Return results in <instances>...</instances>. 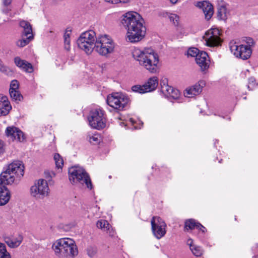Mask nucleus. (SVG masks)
<instances>
[{
	"instance_id": "1",
	"label": "nucleus",
	"mask_w": 258,
	"mask_h": 258,
	"mask_svg": "<svg viewBox=\"0 0 258 258\" xmlns=\"http://www.w3.org/2000/svg\"><path fill=\"white\" fill-rule=\"evenodd\" d=\"M120 22L126 30V40L133 43L141 41L145 36L146 27L144 20L138 13L128 11L121 17Z\"/></svg>"
},
{
	"instance_id": "2",
	"label": "nucleus",
	"mask_w": 258,
	"mask_h": 258,
	"mask_svg": "<svg viewBox=\"0 0 258 258\" xmlns=\"http://www.w3.org/2000/svg\"><path fill=\"white\" fill-rule=\"evenodd\" d=\"M134 59L138 62L139 66L151 73H156L159 69V56L151 48L143 49L135 48L132 52Z\"/></svg>"
},
{
	"instance_id": "3",
	"label": "nucleus",
	"mask_w": 258,
	"mask_h": 258,
	"mask_svg": "<svg viewBox=\"0 0 258 258\" xmlns=\"http://www.w3.org/2000/svg\"><path fill=\"white\" fill-rule=\"evenodd\" d=\"M24 173V166L20 161H16L10 164L6 170L1 174L0 180L2 183L12 184L18 183Z\"/></svg>"
},
{
	"instance_id": "4",
	"label": "nucleus",
	"mask_w": 258,
	"mask_h": 258,
	"mask_svg": "<svg viewBox=\"0 0 258 258\" xmlns=\"http://www.w3.org/2000/svg\"><path fill=\"white\" fill-rule=\"evenodd\" d=\"M52 249L59 257H74L78 254V249L74 240L60 238L52 245Z\"/></svg>"
},
{
	"instance_id": "5",
	"label": "nucleus",
	"mask_w": 258,
	"mask_h": 258,
	"mask_svg": "<svg viewBox=\"0 0 258 258\" xmlns=\"http://www.w3.org/2000/svg\"><path fill=\"white\" fill-rule=\"evenodd\" d=\"M115 44L112 38L107 35H99L96 39L94 50L102 56H107L114 51Z\"/></svg>"
},
{
	"instance_id": "6",
	"label": "nucleus",
	"mask_w": 258,
	"mask_h": 258,
	"mask_svg": "<svg viewBox=\"0 0 258 258\" xmlns=\"http://www.w3.org/2000/svg\"><path fill=\"white\" fill-rule=\"evenodd\" d=\"M69 179L73 184H85L92 189V185L88 174L82 167L78 166L72 167L69 169Z\"/></svg>"
},
{
	"instance_id": "7",
	"label": "nucleus",
	"mask_w": 258,
	"mask_h": 258,
	"mask_svg": "<svg viewBox=\"0 0 258 258\" xmlns=\"http://www.w3.org/2000/svg\"><path fill=\"white\" fill-rule=\"evenodd\" d=\"M96 34L92 30L87 31L81 34L77 40L78 47L86 54H90L93 49L95 44Z\"/></svg>"
},
{
	"instance_id": "8",
	"label": "nucleus",
	"mask_w": 258,
	"mask_h": 258,
	"mask_svg": "<svg viewBox=\"0 0 258 258\" xmlns=\"http://www.w3.org/2000/svg\"><path fill=\"white\" fill-rule=\"evenodd\" d=\"M50 189L47 181L42 178L36 180L30 189V194L37 200H41L49 196Z\"/></svg>"
},
{
	"instance_id": "9",
	"label": "nucleus",
	"mask_w": 258,
	"mask_h": 258,
	"mask_svg": "<svg viewBox=\"0 0 258 258\" xmlns=\"http://www.w3.org/2000/svg\"><path fill=\"white\" fill-rule=\"evenodd\" d=\"M129 102L130 99L125 94L118 92L109 94L106 99L107 104L118 111L123 110Z\"/></svg>"
},
{
	"instance_id": "10",
	"label": "nucleus",
	"mask_w": 258,
	"mask_h": 258,
	"mask_svg": "<svg viewBox=\"0 0 258 258\" xmlns=\"http://www.w3.org/2000/svg\"><path fill=\"white\" fill-rule=\"evenodd\" d=\"M88 120L89 125L97 130L103 128L106 125L104 112L100 108L92 109L88 117Z\"/></svg>"
},
{
	"instance_id": "11",
	"label": "nucleus",
	"mask_w": 258,
	"mask_h": 258,
	"mask_svg": "<svg viewBox=\"0 0 258 258\" xmlns=\"http://www.w3.org/2000/svg\"><path fill=\"white\" fill-rule=\"evenodd\" d=\"M229 47L231 52L237 58L246 60L251 56L252 50L249 46L240 44L238 42L231 40Z\"/></svg>"
},
{
	"instance_id": "12",
	"label": "nucleus",
	"mask_w": 258,
	"mask_h": 258,
	"mask_svg": "<svg viewBox=\"0 0 258 258\" xmlns=\"http://www.w3.org/2000/svg\"><path fill=\"white\" fill-rule=\"evenodd\" d=\"M159 84L158 79L156 76L149 78L143 85H136L132 86V90L134 92L144 94L155 90Z\"/></svg>"
},
{
	"instance_id": "13",
	"label": "nucleus",
	"mask_w": 258,
	"mask_h": 258,
	"mask_svg": "<svg viewBox=\"0 0 258 258\" xmlns=\"http://www.w3.org/2000/svg\"><path fill=\"white\" fill-rule=\"evenodd\" d=\"M152 230L157 239H160L166 233L165 222L159 217H153L151 220Z\"/></svg>"
},
{
	"instance_id": "14",
	"label": "nucleus",
	"mask_w": 258,
	"mask_h": 258,
	"mask_svg": "<svg viewBox=\"0 0 258 258\" xmlns=\"http://www.w3.org/2000/svg\"><path fill=\"white\" fill-rule=\"evenodd\" d=\"M220 32L218 28H211L207 31L204 36L206 44L211 47L220 45L222 42Z\"/></svg>"
},
{
	"instance_id": "15",
	"label": "nucleus",
	"mask_w": 258,
	"mask_h": 258,
	"mask_svg": "<svg viewBox=\"0 0 258 258\" xmlns=\"http://www.w3.org/2000/svg\"><path fill=\"white\" fill-rule=\"evenodd\" d=\"M161 91L167 98L177 99L180 93L177 89H174L172 87L168 84V80L164 78L160 81Z\"/></svg>"
},
{
	"instance_id": "16",
	"label": "nucleus",
	"mask_w": 258,
	"mask_h": 258,
	"mask_svg": "<svg viewBox=\"0 0 258 258\" xmlns=\"http://www.w3.org/2000/svg\"><path fill=\"white\" fill-rule=\"evenodd\" d=\"M206 86V82L201 80L195 85L187 88L184 92V95L187 98H191L198 95L202 91L203 88Z\"/></svg>"
},
{
	"instance_id": "17",
	"label": "nucleus",
	"mask_w": 258,
	"mask_h": 258,
	"mask_svg": "<svg viewBox=\"0 0 258 258\" xmlns=\"http://www.w3.org/2000/svg\"><path fill=\"white\" fill-rule=\"evenodd\" d=\"M7 136L12 141L23 142L25 140L24 133L15 126H9L5 131Z\"/></svg>"
},
{
	"instance_id": "18",
	"label": "nucleus",
	"mask_w": 258,
	"mask_h": 258,
	"mask_svg": "<svg viewBox=\"0 0 258 258\" xmlns=\"http://www.w3.org/2000/svg\"><path fill=\"white\" fill-rule=\"evenodd\" d=\"M19 83L16 80L12 81L9 89V93L12 99L16 102L21 101L23 96L19 91Z\"/></svg>"
},
{
	"instance_id": "19",
	"label": "nucleus",
	"mask_w": 258,
	"mask_h": 258,
	"mask_svg": "<svg viewBox=\"0 0 258 258\" xmlns=\"http://www.w3.org/2000/svg\"><path fill=\"white\" fill-rule=\"evenodd\" d=\"M197 63L200 67L202 72L208 69L210 64V60L208 54L205 51H201L196 58Z\"/></svg>"
},
{
	"instance_id": "20",
	"label": "nucleus",
	"mask_w": 258,
	"mask_h": 258,
	"mask_svg": "<svg viewBox=\"0 0 258 258\" xmlns=\"http://www.w3.org/2000/svg\"><path fill=\"white\" fill-rule=\"evenodd\" d=\"M195 6L202 9L206 19L209 20L213 16L214 13L213 6L209 2H199L195 4Z\"/></svg>"
},
{
	"instance_id": "21",
	"label": "nucleus",
	"mask_w": 258,
	"mask_h": 258,
	"mask_svg": "<svg viewBox=\"0 0 258 258\" xmlns=\"http://www.w3.org/2000/svg\"><path fill=\"white\" fill-rule=\"evenodd\" d=\"M10 198V191L4 184L2 183V181L0 180V206L7 204Z\"/></svg>"
},
{
	"instance_id": "22",
	"label": "nucleus",
	"mask_w": 258,
	"mask_h": 258,
	"mask_svg": "<svg viewBox=\"0 0 258 258\" xmlns=\"http://www.w3.org/2000/svg\"><path fill=\"white\" fill-rule=\"evenodd\" d=\"M16 65L27 73H32L33 71L32 65L25 60H22L19 57H16L14 59Z\"/></svg>"
},
{
	"instance_id": "23",
	"label": "nucleus",
	"mask_w": 258,
	"mask_h": 258,
	"mask_svg": "<svg viewBox=\"0 0 258 258\" xmlns=\"http://www.w3.org/2000/svg\"><path fill=\"white\" fill-rule=\"evenodd\" d=\"M96 226L98 228L103 229L111 236H113L114 235V231L110 226L109 223L105 220H100L97 221Z\"/></svg>"
},
{
	"instance_id": "24",
	"label": "nucleus",
	"mask_w": 258,
	"mask_h": 258,
	"mask_svg": "<svg viewBox=\"0 0 258 258\" xmlns=\"http://www.w3.org/2000/svg\"><path fill=\"white\" fill-rule=\"evenodd\" d=\"M23 236L21 235H18L17 236L11 238H7L5 241L8 245L11 248H16L18 247L23 241Z\"/></svg>"
},
{
	"instance_id": "25",
	"label": "nucleus",
	"mask_w": 258,
	"mask_h": 258,
	"mask_svg": "<svg viewBox=\"0 0 258 258\" xmlns=\"http://www.w3.org/2000/svg\"><path fill=\"white\" fill-rule=\"evenodd\" d=\"M20 26L23 28V36H29L33 35L32 33V28L30 23L25 20H21L20 22Z\"/></svg>"
},
{
	"instance_id": "26",
	"label": "nucleus",
	"mask_w": 258,
	"mask_h": 258,
	"mask_svg": "<svg viewBox=\"0 0 258 258\" xmlns=\"http://www.w3.org/2000/svg\"><path fill=\"white\" fill-rule=\"evenodd\" d=\"M187 243L189 246L190 249L194 255L196 256H200L203 254L202 248L200 246L194 245L192 239H188L187 241Z\"/></svg>"
},
{
	"instance_id": "27",
	"label": "nucleus",
	"mask_w": 258,
	"mask_h": 258,
	"mask_svg": "<svg viewBox=\"0 0 258 258\" xmlns=\"http://www.w3.org/2000/svg\"><path fill=\"white\" fill-rule=\"evenodd\" d=\"M228 16V12L226 6L224 5H220L218 8L217 17L219 20H225Z\"/></svg>"
},
{
	"instance_id": "28",
	"label": "nucleus",
	"mask_w": 258,
	"mask_h": 258,
	"mask_svg": "<svg viewBox=\"0 0 258 258\" xmlns=\"http://www.w3.org/2000/svg\"><path fill=\"white\" fill-rule=\"evenodd\" d=\"M162 16L165 18H168L174 25L176 26L178 25L179 17L176 14L164 12L162 13Z\"/></svg>"
},
{
	"instance_id": "29",
	"label": "nucleus",
	"mask_w": 258,
	"mask_h": 258,
	"mask_svg": "<svg viewBox=\"0 0 258 258\" xmlns=\"http://www.w3.org/2000/svg\"><path fill=\"white\" fill-rule=\"evenodd\" d=\"M26 38H22L17 41V45L20 47H23L27 45L33 39V35L26 36Z\"/></svg>"
},
{
	"instance_id": "30",
	"label": "nucleus",
	"mask_w": 258,
	"mask_h": 258,
	"mask_svg": "<svg viewBox=\"0 0 258 258\" xmlns=\"http://www.w3.org/2000/svg\"><path fill=\"white\" fill-rule=\"evenodd\" d=\"M0 258H11V255L6 249L5 244L0 242Z\"/></svg>"
},
{
	"instance_id": "31",
	"label": "nucleus",
	"mask_w": 258,
	"mask_h": 258,
	"mask_svg": "<svg viewBox=\"0 0 258 258\" xmlns=\"http://www.w3.org/2000/svg\"><path fill=\"white\" fill-rule=\"evenodd\" d=\"M198 222H197L195 220L193 219H189L186 220L185 222V228L187 230L188 229H193L195 228H197V225L198 224Z\"/></svg>"
},
{
	"instance_id": "32",
	"label": "nucleus",
	"mask_w": 258,
	"mask_h": 258,
	"mask_svg": "<svg viewBox=\"0 0 258 258\" xmlns=\"http://www.w3.org/2000/svg\"><path fill=\"white\" fill-rule=\"evenodd\" d=\"M54 160L57 168H61L63 165V160L58 154H55Z\"/></svg>"
},
{
	"instance_id": "33",
	"label": "nucleus",
	"mask_w": 258,
	"mask_h": 258,
	"mask_svg": "<svg viewBox=\"0 0 258 258\" xmlns=\"http://www.w3.org/2000/svg\"><path fill=\"white\" fill-rule=\"evenodd\" d=\"M11 109L12 107L10 104L4 105V106L0 108V116L7 115Z\"/></svg>"
},
{
	"instance_id": "34",
	"label": "nucleus",
	"mask_w": 258,
	"mask_h": 258,
	"mask_svg": "<svg viewBox=\"0 0 258 258\" xmlns=\"http://www.w3.org/2000/svg\"><path fill=\"white\" fill-rule=\"evenodd\" d=\"M201 52L198 49L195 47H191L188 49L187 55L188 56L195 57L197 58L198 55Z\"/></svg>"
},
{
	"instance_id": "35",
	"label": "nucleus",
	"mask_w": 258,
	"mask_h": 258,
	"mask_svg": "<svg viewBox=\"0 0 258 258\" xmlns=\"http://www.w3.org/2000/svg\"><path fill=\"white\" fill-rule=\"evenodd\" d=\"M2 2L3 5L5 7L2 9V11L4 13L7 14L11 10L10 8L7 7L11 4L12 0H2Z\"/></svg>"
},
{
	"instance_id": "36",
	"label": "nucleus",
	"mask_w": 258,
	"mask_h": 258,
	"mask_svg": "<svg viewBox=\"0 0 258 258\" xmlns=\"http://www.w3.org/2000/svg\"><path fill=\"white\" fill-rule=\"evenodd\" d=\"M89 141L92 144H97L100 142V137L98 135H94L90 137Z\"/></svg>"
},
{
	"instance_id": "37",
	"label": "nucleus",
	"mask_w": 258,
	"mask_h": 258,
	"mask_svg": "<svg viewBox=\"0 0 258 258\" xmlns=\"http://www.w3.org/2000/svg\"><path fill=\"white\" fill-rule=\"evenodd\" d=\"M87 251L88 255L90 257H92L96 253V249L95 247L90 246L87 248Z\"/></svg>"
},
{
	"instance_id": "38",
	"label": "nucleus",
	"mask_w": 258,
	"mask_h": 258,
	"mask_svg": "<svg viewBox=\"0 0 258 258\" xmlns=\"http://www.w3.org/2000/svg\"><path fill=\"white\" fill-rule=\"evenodd\" d=\"M105 2L113 4H117L119 3H128L130 0H105Z\"/></svg>"
},
{
	"instance_id": "39",
	"label": "nucleus",
	"mask_w": 258,
	"mask_h": 258,
	"mask_svg": "<svg viewBox=\"0 0 258 258\" xmlns=\"http://www.w3.org/2000/svg\"><path fill=\"white\" fill-rule=\"evenodd\" d=\"M0 102L4 103V105H6L7 104H10L8 101V97L6 96L3 95V94H0Z\"/></svg>"
},
{
	"instance_id": "40",
	"label": "nucleus",
	"mask_w": 258,
	"mask_h": 258,
	"mask_svg": "<svg viewBox=\"0 0 258 258\" xmlns=\"http://www.w3.org/2000/svg\"><path fill=\"white\" fill-rule=\"evenodd\" d=\"M71 40L70 39H66V38L64 40V49L67 50H69L71 48Z\"/></svg>"
},
{
	"instance_id": "41",
	"label": "nucleus",
	"mask_w": 258,
	"mask_h": 258,
	"mask_svg": "<svg viewBox=\"0 0 258 258\" xmlns=\"http://www.w3.org/2000/svg\"><path fill=\"white\" fill-rule=\"evenodd\" d=\"M72 31L70 30H66L63 35V39L64 40L66 38V39H70V36L71 34Z\"/></svg>"
},
{
	"instance_id": "42",
	"label": "nucleus",
	"mask_w": 258,
	"mask_h": 258,
	"mask_svg": "<svg viewBox=\"0 0 258 258\" xmlns=\"http://www.w3.org/2000/svg\"><path fill=\"white\" fill-rule=\"evenodd\" d=\"M7 71V68L4 65L3 61L0 59V72H6Z\"/></svg>"
},
{
	"instance_id": "43",
	"label": "nucleus",
	"mask_w": 258,
	"mask_h": 258,
	"mask_svg": "<svg viewBox=\"0 0 258 258\" xmlns=\"http://www.w3.org/2000/svg\"><path fill=\"white\" fill-rule=\"evenodd\" d=\"M197 229L201 231L203 233H205V232L206 231V228L204 226H203L202 224H201L200 223H198V224L197 225Z\"/></svg>"
},
{
	"instance_id": "44",
	"label": "nucleus",
	"mask_w": 258,
	"mask_h": 258,
	"mask_svg": "<svg viewBox=\"0 0 258 258\" xmlns=\"http://www.w3.org/2000/svg\"><path fill=\"white\" fill-rule=\"evenodd\" d=\"M4 143L0 140V154L4 152Z\"/></svg>"
},
{
	"instance_id": "45",
	"label": "nucleus",
	"mask_w": 258,
	"mask_h": 258,
	"mask_svg": "<svg viewBox=\"0 0 258 258\" xmlns=\"http://www.w3.org/2000/svg\"><path fill=\"white\" fill-rule=\"evenodd\" d=\"M255 82L254 78L251 77L248 79L249 84H253Z\"/></svg>"
},
{
	"instance_id": "46",
	"label": "nucleus",
	"mask_w": 258,
	"mask_h": 258,
	"mask_svg": "<svg viewBox=\"0 0 258 258\" xmlns=\"http://www.w3.org/2000/svg\"><path fill=\"white\" fill-rule=\"evenodd\" d=\"M170 1L171 3L173 4H176L178 1V0H170Z\"/></svg>"
},
{
	"instance_id": "47",
	"label": "nucleus",
	"mask_w": 258,
	"mask_h": 258,
	"mask_svg": "<svg viewBox=\"0 0 258 258\" xmlns=\"http://www.w3.org/2000/svg\"><path fill=\"white\" fill-rule=\"evenodd\" d=\"M248 40L249 41H248L247 42L249 43V44H250V43H252V39L249 38Z\"/></svg>"
},
{
	"instance_id": "48",
	"label": "nucleus",
	"mask_w": 258,
	"mask_h": 258,
	"mask_svg": "<svg viewBox=\"0 0 258 258\" xmlns=\"http://www.w3.org/2000/svg\"><path fill=\"white\" fill-rule=\"evenodd\" d=\"M255 248H258V244H256L255 245Z\"/></svg>"
},
{
	"instance_id": "49",
	"label": "nucleus",
	"mask_w": 258,
	"mask_h": 258,
	"mask_svg": "<svg viewBox=\"0 0 258 258\" xmlns=\"http://www.w3.org/2000/svg\"><path fill=\"white\" fill-rule=\"evenodd\" d=\"M253 258H258V255L255 256H253Z\"/></svg>"
},
{
	"instance_id": "50",
	"label": "nucleus",
	"mask_w": 258,
	"mask_h": 258,
	"mask_svg": "<svg viewBox=\"0 0 258 258\" xmlns=\"http://www.w3.org/2000/svg\"><path fill=\"white\" fill-rule=\"evenodd\" d=\"M130 121H131V122H133V119H132V118H131V119H130Z\"/></svg>"
},
{
	"instance_id": "51",
	"label": "nucleus",
	"mask_w": 258,
	"mask_h": 258,
	"mask_svg": "<svg viewBox=\"0 0 258 258\" xmlns=\"http://www.w3.org/2000/svg\"><path fill=\"white\" fill-rule=\"evenodd\" d=\"M52 175H53V176H55V174H54L53 172H52Z\"/></svg>"
}]
</instances>
